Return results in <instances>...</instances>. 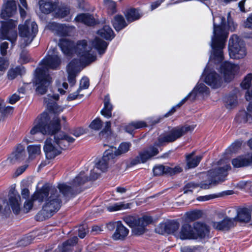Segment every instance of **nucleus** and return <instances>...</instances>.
<instances>
[{"mask_svg": "<svg viewBox=\"0 0 252 252\" xmlns=\"http://www.w3.org/2000/svg\"><path fill=\"white\" fill-rule=\"evenodd\" d=\"M50 135L54 136V140L51 138H47L45 141L43 150L46 157L48 159H52L61 153V150L67 148L70 144L75 139L63 132H55Z\"/></svg>", "mask_w": 252, "mask_h": 252, "instance_id": "20e7f679", "label": "nucleus"}, {"mask_svg": "<svg viewBox=\"0 0 252 252\" xmlns=\"http://www.w3.org/2000/svg\"><path fill=\"white\" fill-rule=\"evenodd\" d=\"M26 157V152L24 147L21 145H18L16 150L12 153L11 157L8 159L11 163L15 162L16 161H21L23 160Z\"/></svg>", "mask_w": 252, "mask_h": 252, "instance_id": "2f4dec72", "label": "nucleus"}, {"mask_svg": "<svg viewBox=\"0 0 252 252\" xmlns=\"http://www.w3.org/2000/svg\"><path fill=\"white\" fill-rule=\"evenodd\" d=\"M51 116L46 112H43L34 121L33 126L30 130L31 135H34L40 132L43 134H51L61 130V120L57 117H54L50 120Z\"/></svg>", "mask_w": 252, "mask_h": 252, "instance_id": "39448f33", "label": "nucleus"}, {"mask_svg": "<svg viewBox=\"0 0 252 252\" xmlns=\"http://www.w3.org/2000/svg\"><path fill=\"white\" fill-rule=\"evenodd\" d=\"M236 224L235 219L226 217L220 221H213L212 226L217 230L228 231L233 227Z\"/></svg>", "mask_w": 252, "mask_h": 252, "instance_id": "412c9836", "label": "nucleus"}, {"mask_svg": "<svg viewBox=\"0 0 252 252\" xmlns=\"http://www.w3.org/2000/svg\"><path fill=\"white\" fill-rule=\"evenodd\" d=\"M187 218L190 220H194L200 218L202 216V212L200 210H193L186 213Z\"/></svg>", "mask_w": 252, "mask_h": 252, "instance_id": "09e8293b", "label": "nucleus"}, {"mask_svg": "<svg viewBox=\"0 0 252 252\" xmlns=\"http://www.w3.org/2000/svg\"><path fill=\"white\" fill-rule=\"evenodd\" d=\"M17 24V21L9 19L4 22L0 30V38L10 41L12 46L17 37V32L14 30Z\"/></svg>", "mask_w": 252, "mask_h": 252, "instance_id": "ddd939ff", "label": "nucleus"}, {"mask_svg": "<svg viewBox=\"0 0 252 252\" xmlns=\"http://www.w3.org/2000/svg\"><path fill=\"white\" fill-rule=\"evenodd\" d=\"M236 119L240 123H245L252 121V113H250L248 110L240 111L237 116Z\"/></svg>", "mask_w": 252, "mask_h": 252, "instance_id": "ea45409f", "label": "nucleus"}, {"mask_svg": "<svg viewBox=\"0 0 252 252\" xmlns=\"http://www.w3.org/2000/svg\"><path fill=\"white\" fill-rule=\"evenodd\" d=\"M129 233V230L125 227L122 221H116V228L112 235V238L115 241L125 240Z\"/></svg>", "mask_w": 252, "mask_h": 252, "instance_id": "aec40b11", "label": "nucleus"}, {"mask_svg": "<svg viewBox=\"0 0 252 252\" xmlns=\"http://www.w3.org/2000/svg\"><path fill=\"white\" fill-rule=\"evenodd\" d=\"M177 237L182 240L195 239L194 229L188 223L182 225Z\"/></svg>", "mask_w": 252, "mask_h": 252, "instance_id": "a878e982", "label": "nucleus"}, {"mask_svg": "<svg viewBox=\"0 0 252 252\" xmlns=\"http://www.w3.org/2000/svg\"><path fill=\"white\" fill-rule=\"evenodd\" d=\"M123 220L130 227L132 228L137 219L132 216H126L123 218Z\"/></svg>", "mask_w": 252, "mask_h": 252, "instance_id": "052dcab7", "label": "nucleus"}, {"mask_svg": "<svg viewBox=\"0 0 252 252\" xmlns=\"http://www.w3.org/2000/svg\"><path fill=\"white\" fill-rule=\"evenodd\" d=\"M229 54L231 58L240 59L247 55V50L243 41L237 35L233 34L229 39Z\"/></svg>", "mask_w": 252, "mask_h": 252, "instance_id": "9d476101", "label": "nucleus"}, {"mask_svg": "<svg viewBox=\"0 0 252 252\" xmlns=\"http://www.w3.org/2000/svg\"><path fill=\"white\" fill-rule=\"evenodd\" d=\"M227 25L225 24V18L217 16L213 19V35L212 37L211 47L212 54L211 58L216 62H220L223 60V49L228 35V30L234 32L237 28L231 17L230 12L227 14Z\"/></svg>", "mask_w": 252, "mask_h": 252, "instance_id": "7ed1b4c3", "label": "nucleus"}, {"mask_svg": "<svg viewBox=\"0 0 252 252\" xmlns=\"http://www.w3.org/2000/svg\"><path fill=\"white\" fill-rule=\"evenodd\" d=\"M24 72V68L22 66H17L14 68H11L8 71V78L10 80H13L18 75H22L23 73Z\"/></svg>", "mask_w": 252, "mask_h": 252, "instance_id": "37998d69", "label": "nucleus"}, {"mask_svg": "<svg viewBox=\"0 0 252 252\" xmlns=\"http://www.w3.org/2000/svg\"><path fill=\"white\" fill-rule=\"evenodd\" d=\"M9 204L15 214H18L20 211L21 197L15 190L10 191L9 194Z\"/></svg>", "mask_w": 252, "mask_h": 252, "instance_id": "b1692460", "label": "nucleus"}, {"mask_svg": "<svg viewBox=\"0 0 252 252\" xmlns=\"http://www.w3.org/2000/svg\"><path fill=\"white\" fill-rule=\"evenodd\" d=\"M80 65V63L78 60L75 59L72 60L67 66L68 81L71 85H73L76 82L75 77Z\"/></svg>", "mask_w": 252, "mask_h": 252, "instance_id": "4be33fe9", "label": "nucleus"}, {"mask_svg": "<svg viewBox=\"0 0 252 252\" xmlns=\"http://www.w3.org/2000/svg\"><path fill=\"white\" fill-rule=\"evenodd\" d=\"M113 27L117 31H120L126 26L124 18L121 15H116L112 21Z\"/></svg>", "mask_w": 252, "mask_h": 252, "instance_id": "4c0bfd02", "label": "nucleus"}, {"mask_svg": "<svg viewBox=\"0 0 252 252\" xmlns=\"http://www.w3.org/2000/svg\"><path fill=\"white\" fill-rule=\"evenodd\" d=\"M89 80L87 77H83L80 80V87L78 89L79 90H81L82 89H86L89 86Z\"/></svg>", "mask_w": 252, "mask_h": 252, "instance_id": "bf43d9fd", "label": "nucleus"}, {"mask_svg": "<svg viewBox=\"0 0 252 252\" xmlns=\"http://www.w3.org/2000/svg\"><path fill=\"white\" fill-rule=\"evenodd\" d=\"M56 10H57V11L55 13V17L59 18H63L66 17L70 12L69 7L66 5L59 6L58 5V7Z\"/></svg>", "mask_w": 252, "mask_h": 252, "instance_id": "c03bdc74", "label": "nucleus"}, {"mask_svg": "<svg viewBox=\"0 0 252 252\" xmlns=\"http://www.w3.org/2000/svg\"><path fill=\"white\" fill-rule=\"evenodd\" d=\"M132 123L134 129L142 128L147 126L146 124L143 121L132 122Z\"/></svg>", "mask_w": 252, "mask_h": 252, "instance_id": "338daca9", "label": "nucleus"}, {"mask_svg": "<svg viewBox=\"0 0 252 252\" xmlns=\"http://www.w3.org/2000/svg\"><path fill=\"white\" fill-rule=\"evenodd\" d=\"M158 149L155 146H150L140 152L138 155L131 160L130 164L135 165L145 163L158 154Z\"/></svg>", "mask_w": 252, "mask_h": 252, "instance_id": "4468645a", "label": "nucleus"}, {"mask_svg": "<svg viewBox=\"0 0 252 252\" xmlns=\"http://www.w3.org/2000/svg\"><path fill=\"white\" fill-rule=\"evenodd\" d=\"M125 16L127 21L132 22L139 19L141 17V15L138 10L135 8H131L127 10Z\"/></svg>", "mask_w": 252, "mask_h": 252, "instance_id": "58836bf2", "label": "nucleus"}, {"mask_svg": "<svg viewBox=\"0 0 252 252\" xmlns=\"http://www.w3.org/2000/svg\"><path fill=\"white\" fill-rule=\"evenodd\" d=\"M192 93V100H194L197 94L207 95L209 91L208 88L203 83H197L194 89L190 92Z\"/></svg>", "mask_w": 252, "mask_h": 252, "instance_id": "c9c22d12", "label": "nucleus"}, {"mask_svg": "<svg viewBox=\"0 0 252 252\" xmlns=\"http://www.w3.org/2000/svg\"><path fill=\"white\" fill-rule=\"evenodd\" d=\"M244 25L245 28L252 29V14L244 21Z\"/></svg>", "mask_w": 252, "mask_h": 252, "instance_id": "774afa93", "label": "nucleus"}, {"mask_svg": "<svg viewBox=\"0 0 252 252\" xmlns=\"http://www.w3.org/2000/svg\"><path fill=\"white\" fill-rule=\"evenodd\" d=\"M153 222L150 216H144L137 219L132 227V232L136 235H141L146 231V227Z\"/></svg>", "mask_w": 252, "mask_h": 252, "instance_id": "f3484780", "label": "nucleus"}, {"mask_svg": "<svg viewBox=\"0 0 252 252\" xmlns=\"http://www.w3.org/2000/svg\"><path fill=\"white\" fill-rule=\"evenodd\" d=\"M29 154V158H33L36 156L39 155L41 153V147L40 145H32L27 147Z\"/></svg>", "mask_w": 252, "mask_h": 252, "instance_id": "a18cd8bd", "label": "nucleus"}, {"mask_svg": "<svg viewBox=\"0 0 252 252\" xmlns=\"http://www.w3.org/2000/svg\"><path fill=\"white\" fill-rule=\"evenodd\" d=\"M114 159L110 154V152L108 150H106L104 153L103 156L95 163L94 169L91 170L90 179L94 180L98 178L100 173L97 172V170H99L101 172L106 171L109 165L113 163Z\"/></svg>", "mask_w": 252, "mask_h": 252, "instance_id": "f8f14e48", "label": "nucleus"}, {"mask_svg": "<svg viewBox=\"0 0 252 252\" xmlns=\"http://www.w3.org/2000/svg\"><path fill=\"white\" fill-rule=\"evenodd\" d=\"M219 166L208 172V183L203 182L200 184L202 189H206L211 188L212 185H216L224 180L227 176V171L231 168L229 162L226 160L220 159L218 162Z\"/></svg>", "mask_w": 252, "mask_h": 252, "instance_id": "423d86ee", "label": "nucleus"}, {"mask_svg": "<svg viewBox=\"0 0 252 252\" xmlns=\"http://www.w3.org/2000/svg\"><path fill=\"white\" fill-rule=\"evenodd\" d=\"M59 45L64 54L70 55L74 52L79 57V62L80 64L82 63L88 64L95 61L96 59L95 55L92 51V46L96 49L100 54H103L107 48L108 44L99 38H95L92 43L86 40H79L74 46L71 41L62 39L60 40Z\"/></svg>", "mask_w": 252, "mask_h": 252, "instance_id": "f03ea898", "label": "nucleus"}, {"mask_svg": "<svg viewBox=\"0 0 252 252\" xmlns=\"http://www.w3.org/2000/svg\"><path fill=\"white\" fill-rule=\"evenodd\" d=\"M74 20L76 22H81L88 26H92L95 23V21L94 17L89 13L78 14L75 18Z\"/></svg>", "mask_w": 252, "mask_h": 252, "instance_id": "473e14b6", "label": "nucleus"}, {"mask_svg": "<svg viewBox=\"0 0 252 252\" xmlns=\"http://www.w3.org/2000/svg\"><path fill=\"white\" fill-rule=\"evenodd\" d=\"M204 81L207 85L214 89L220 88L223 82L221 76L214 71H210L206 75Z\"/></svg>", "mask_w": 252, "mask_h": 252, "instance_id": "6ab92c4d", "label": "nucleus"}, {"mask_svg": "<svg viewBox=\"0 0 252 252\" xmlns=\"http://www.w3.org/2000/svg\"><path fill=\"white\" fill-rule=\"evenodd\" d=\"M38 5L41 12L46 14L50 13L58 7V2L51 0H39Z\"/></svg>", "mask_w": 252, "mask_h": 252, "instance_id": "393cba45", "label": "nucleus"}, {"mask_svg": "<svg viewBox=\"0 0 252 252\" xmlns=\"http://www.w3.org/2000/svg\"><path fill=\"white\" fill-rule=\"evenodd\" d=\"M56 49L50 50L49 54L43 59L40 64V66L35 70L37 72L48 74V69H58L59 68L61 61L59 57L55 54Z\"/></svg>", "mask_w": 252, "mask_h": 252, "instance_id": "9b49d317", "label": "nucleus"}, {"mask_svg": "<svg viewBox=\"0 0 252 252\" xmlns=\"http://www.w3.org/2000/svg\"><path fill=\"white\" fill-rule=\"evenodd\" d=\"M220 70L225 82H229L234 78L239 71V66L237 64L225 62L221 64Z\"/></svg>", "mask_w": 252, "mask_h": 252, "instance_id": "2eb2a0df", "label": "nucleus"}, {"mask_svg": "<svg viewBox=\"0 0 252 252\" xmlns=\"http://www.w3.org/2000/svg\"><path fill=\"white\" fill-rule=\"evenodd\" d=\"M167 166L158 165L155 166L153 169V173L155 176H161L166 174Z\"/></svg>", "mask_w": 252, "mask_h": 252, "instance_id": "8fccbe9b", "label": "nucleus"}, {"mask_svg": "<svg viewBox=\"0 0 252 252\" xmlns=\"http://www.w3.org/2000/svg\"><path fill=\"white\" fill-rule=\"evenodd\" d=\"M38 31L37 25L34 22L26 20L24 25L19 26L20 36V44L21 47L30 44L35 36Z\"/></svg>", "mask_w": 252, "mask_h": 252, "instance_id": "1a4fd4ad", "label": "nucleus"}, {"mask_svg": "<svg viewBox=\"0 0 252 252\" xmlns=\"http://www.w3.org/2000/svg\"><path fill=\"white\" fill-rule=\"evenodd\" d=\"M44 203L42 209L36 216V220L42 221L52 216L58 212L62 206V195L55 187L43 186L32 196L31 198L24 203V208L26 212L32 207L34 201Z\"/></svg>", "mask_w": 252, "mask_h": 252, "instance_id": "f257e3e1", "label": "nucleus"}, {"mask_svg": "<svg viewBox=\"0 0 252 252\" xmlns=\"http://www.w3.org/2000/svg\"><path fill=\"white\" fill-rule=\"evenodd\" d=\"M103 125V122L99 118H96L92 122L90 125V127L94 130H100Z\"/></svg>", "mask_w": 252, "mask_h": 252, "instance_id": "3c124183", "label": "nucleus"}, {"mask_svg": "<svg viewBox=\"0 0 252 252\" xmlns=\"http://www.w3.org/2000/svg\"><path fill=\"white\" fill-rule=\"evenodd\" d=\"M193 229L195 236V239L198 238H204L209 232V230L207 225L200 222H195L193 223Z\"/></svg>", "mask_w": 252, "mask_h": 252, "instance_id": "c756f323", "label": "nucleus"}, {"mask_svg": "<svg viewBox=\"0 0 252 252\" xmlns=\"http://www.w3.org/2000/svg\"><path fill=\"white\" fill-rule=\"evenodd\" d=\"M166 174L172 176L179 174L182 172V168L179 165L176 166L174 167H170L167 166Z\"/></svg>", "mask_w": 252, "mask_h": 252, "instance_id": "603ef678", "label": "nucleus"}, {"mask_svg": "<svg viewBox=\"0 0 252 252\" xmlns=\"http://www.w3.org/2000/svg\"><path fill=\"white\" fill-rule=\"evenodd\" d=\"M252 218L251 210L247 208L238 209L237 216L234 218L236 220L241 222L248 223L250 221Z\"/></svg>", "mask_w": 252, "mask_h": 252, "instance_id": "7c9ffc66", "label": "nucleus"}, {"mask_svg": "<svg viewBox=\"0 0 252 252\" xmlns=\"http://www.w3.org/2000/svg\"><path fill=\"white\" fill-rule=\"evenodd\" d=\"M59 98V95L55 94L53 95H48L47 97H45L44 99V103L47 108L55 114L59 113L63 110V109L59 106L55 102V100H57Z\"/></svg>", "mask_w": 252, "mask_h": 252, "instance_id": "5701e85b", "label": "nucleus"}, {"mask_svg": "<svg viewBox=\"0 0 252 252\" xmlns=\"http://www.w3.org/2000/svg\"><path fill=\"white\" fill-rule=\"evenodd\" d=\"M104 2L109 10V12L113 14L116 12V3L111 0H105Z\"/></svg>", "mask_w": 252, "mask_h": 252, "instance_id": "864d4df0", "label": "nucleus"}, {"mask_svg": "<svg viewBox=\"0 0 252 252\" xmlns=\"http://www.w3.org/2000/svg\"><path fill=\"white\" fill-rule=\"evenodd\" d=\"M8 64L7 60L0 57V70L2 71L6 69L8 67Z\"/></svg>", "mask_w": 252, "mask_h": 252, "instance_id": "69168bd1", "label": "nucleus"}, {"mask_svg": "<svg viewBox=\"0 0 252 252\" xmlns=\"http://www.w3.org/2000/svg\"><path fill=\"white\" fill-rule=\"evenodd\" d=\"M31 60V57L28 52L26 51H23L20 57V61L22 63H27Z\"/></svg>", "mask_w": 252, "mask_h": 252, "instance_id": "6e6d98bb", "label": "nucleus"}, {"mask_svg": "<svg viewBox=\"0 0 252 252\" xmlns=\"http://www.w3.org/2000/svg\"><path fill=\"white\" fill-rule=\"evenodd\" d=\"M35 83L37 86L36 91L37 93L43 94L46 93L49 86L52 78L49 74L36 72Z\"/></svg>", "mask_w": 252, "mask_h": 252, "instance_id": "dca6fc26", "label": "nucleus"}, {"mask_svg": "<svg viewBox=\"0 0 252 252\" xmlns=\"http://www.w3.org/2000/svg\"><path fill=\"white\" fill-rule=\"evenodd\" d=\"M78 240L77 237H74L64 242L61 252H70L72 251L71 247L77 244Z\"/></svg>", "mask_w": 252, "mask_h": 252, "instance_id": "a19ab883", "label": "nucleus"}, {"mask_svg": "<svg viewBox=\"0 0 252 252\" xmlns=\"http://www.w3.org/2000/svg\"><path fill=\"white\" fill-rule=\"evenodd\" d=\"M252 80V74H248L244 79L241 84V87L244 89H248L250 88Z\"/></svg>", "mask_w": 252, "mask_h": 252, "instance_id": "5fc2aeb1", "label": "nucleus"}, {"mask_svg": "<svg viewBox=\"0 0 252 252\" xmlns=\"http://www.w3.org/2000/svg\"><path fill=\"white\" fill-rule=\"evenodd\" d=\"M97 34L101 37L107 39L111 40L114 37V33L110 26L105 25L97 32Z\"/></svg>", "mask_w": 252, "mask_h": 252, "instance_id": "e433bc0d", "label": "nucleus"}, {"mask_svg": "<svg viewBox=\"0 0 252 252\" xmlns=\"http://www.w3.org/2000/svg\"><path fill=\"white\" fill-rule=\"evenodd\" d=\"M61 24H59L55 22L49 23L47 26V28L52 31L56 32L57 34H59Z\"/></svg>", "mask_w": 252, "mask_h": 252, "instance_id": "4d7b16f0", "label": "nucleus"}, {"mask_svg": "<svg viewBox=\"0 0 252 252\" xmlns=\"http://www.w3.org/2000/svg\"><path fill=\"white\" fill-rule=\"evenodd\" d=\"M199 186L192 183L187 184L184 188L183 190L184 193H187L189 192H192L193 189L197 188Z\"/></svg>", "mask_w": 252, "mask_h": 252, "instance_id": "13d9d810", "label": "nucleus"}, {"mask_svg": "<svg viewBox=\"0 0 252 252\" xmlns=\"http://www.w3.org/2000/svg\"><path fill=\"white\" fill-rule=\"evenodd\" d=\"M131 144L130 142H123L117 149L116 147H111L108 151L110 152L111 156L115 159L117 156L127 153L130 149Z\"/></svg>", "mask_w": 252, "mask_h": 252, "instance_id": "c85d7f7f", "label": "nucleus"}, {"mask_svg": "<svg viewBox=\"0 0 252 252\" xmlns=\"http://www.w3.org/2000/svg\"><path fill=\"white\" fill-rule=\"evenodd\" d=\"M75 31V27L72 26L61 25L58 35L60 36L70 35Z\"/></svg>", "mask_w": 252, "mask_h": 252, "instance_id": "49530a36", "label": "nucleus"}, {"mask_svg": "<svg viewBox=\"0 0 252 252\" xmlns=\"http://www.w3.org/2000/svg\"><path fill=\"white\" fill-rule=\"evenodd\" d=\"M180 224L175 220L168 221L161 223L155 229L157 233L160 234H171L174 233L178 229Z\"/></svg>", "mask_w": 252, "mask_h": 252, "instance_id": "a211bd4d", "label": "nucleus"}, {"mask_svg": "<svg viewBox=\"0 0 252 252\" xmlns=\"http://www.w3.org/2000/svg\"><path fill=\"white\" fill-rule=\"evenodd\" d=\"M194 127L195 126L193 125H185L174 127L168 131L161 134L158 136V141L155 145L157 146H160L166 143L173 142L188 132L192 131Z\"/></svg>", "mask_w": 252, "mask_h": 252, "instance_id": "0eeeda50", "label": "nucleus"}, {"mask_svg": "<svg viewBox=\"0 0 252 252\" xmlns=\"http://www.w3.org/2000/svg\"><path fill=\"white\" fill-rule=\"evenodd\" d=\"M80 90L78 89L76 92L70 94L67 97V100L71 101L76 99L81 98L84 96L83 94H80Z\"/></svg>", "mask_w": 252, "mask_h": 252, "instance_id": "680f3d73", "label": "nucleus"}, {"mask_svg": "<svg viewBox=\"0 0 252 252\" xmlns=\"http://www.w3.org/2000/svg\"><path fill=\"white\" fill-rule=\"evenodd\" d=\"M226 107L228 109H231L236 106L237 104V97L236 95H229L225 100Z\"/></svg>", "mask_w": 252, "mask_h": 252, "instance_id": "de8ad7c7", "label": "nucleus"}, {"mask_svg": "<svg viewBox=\"0 0 252 252\" xmlns=\"http://www.w3.org/2000/svg\"><path fill=\"white\" fill-rule=\"evenodd\" d=\"M130 208V204H125L123 202L115 203L107 206V210L109 212H114L121 210H125Z\"/></svg>", "mask_w": 252, "mask_h": 252, "instance_id": "79ce46f5", "label": "nucleus"}, {"mask_svg": "<svg viewBox=\"0 0 252 252\" xmlns=\"http://www.w3.org/2000/svg\"><path fill=\"white\" fill-rule=\"evenodd\" d=\"M113 106L110 103V97L108 95L105 96L104 99V108L101 110L100 113L105 117L109 118L112 116V110Z\"/></svg>", "mask_w": 252, "mask_h": 252, "instance_id": "f704fd0d", "label": "nucleus"}, {"mask_svg": "<svg viewBox=\"0 0 252 252\" xmlns=\"http://www.w3.org/2000/svg\"><path fill=\"white\" fill-rule=\"evenodd\" d=\"M16 1L14 0H8L3 7L1 15L4 19L11 17L16 13Z\"/></svg>", "mask_w": 252, "mask_h": 252, "instance_id": "bb28decb", "label": "nucleus"}, {"mask_svg": "<svg viewBox=\"0 0 252 252\" xmlns=\"http://www.w3.org/2000/svg\"><path fill=\"white\" fill-rule=\"evenodd\" d=\"M85 132V130L80 127L76 128L71 131V133L75 137H78Z\"/></svg>", "mask_w": 252, "mask_h": 252, "instance_id": "0e129e2a", "label": "nucleus"}, {"mask_svg": "<svg viewBox=\"0 0 252 252\" xmlns=\"http://www.w3.org/2000/svg\"><path fill=\"white\" fill-rule=\"evenodd\" d=\"M88 177L85 174L84 172H80L71 182L70 185L66 183H58L56 187H55L58 190V192L62 195V199L63 197L72 196L79 192L77 187L84 184L88 181Z\"/></svg>", "mask_w": 252, "mask_h": 252, "instance_id": "6e6552de", "label": "nucleus"}, {"mask_svg": "<svg viewBox=\"0 0 252 252\" xmlns=\"http://www.w3.org/2000/svg\"><path fill=\"white\" fill-rule=\"evenodd\" d=\"M21 97V96L19 95L16 94H14L8 97V101L9 103L13 104L19 100Z\"/></svg>", "mask_w": 252, "mask_h": 252, "instance_id": "e2e57ef3", "label": "nucleus"}, {"mask_svg": "<svg viewBox=\"0 0 252 252\" xmlns=\"http://www.w3.org/2000/svg\"><path fill=\"white\" fill-rule=\"evenodd\" d=\"M202 156H195L192 153L186 156L187 168L190 169L196 167L202 159Z\"/></svg>", "mask_w": 252, "mask_h": 252, "instance_id": "72a5a7b5", "label": "nucleus"}, {"mask_svg": "<svg viewBox=\"0 0 252 252\" xmlns=\"http://www.w3.org/2000/svg\"><path fill=\"white\" fill-rule=\"evenodd\" d=\"M232 164L234 168H240L252 164V154L245 157H238L232 159Z\"/></svg>", "mask_w": 252, "mask_h": 252, "instance_id": "cd10ccee", "label": "nucleus"}]
</instances>
